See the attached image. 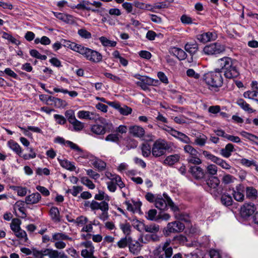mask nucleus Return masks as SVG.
I'll list each match as a JSON object with an SVG mask.
<instances>
[{
	"label": "nucleus",
	"instance_id": "nucleus-1",
	"mask_svg": "<svg viewBox=\"0 0 258 258\" xmlns=\"http://www.w3.org/2000/svg\"><path fill=\"white\" fill-rule=\"evenodd\" d=\"M218 63L220 67L218 70L221 73H223L226 79L234 80L240 76V72L235 59L229 57H224L218 60Z\"/></svg>",
	"mask_w": 258,
	"mask_h": 258
},
{
	"label": "nucleus",
	"instance_id": "nucleus-2",
	"mask_svg": "<svg viewBox=\"0 0 258 258\" xmlns=\"http://www.w3.org/2000/svg\"><path fill=\"white\" fill-rule=\"evenodd\" d=\"M217 69L215 71L208 72L204 76L203 79L209 86V88H218L223 84V79L221 72Z\"/></svg>",
	"mask_w": 258,
	"mask_h": 258
},
{
	"label": "nucleus",
	"instance_id": "nucleus-3",
	"mask_svg": "<svg viewBox=\"0 0 258 258\" xmlns=\"http://www.w3.org/2000/svg\"><path fill=\"white\" fill-rule=\"evenodd\" d=\"M163 197L160 195L156 196L155 202L156 208L161 211H164L168 209V206L174 212L179 211V208L176 206L171 198L166 193L163 194Z\"/></svg>",
	"mask_w": 258,
	"mask_h": 258
},
{
	"label": "nucleus",
	"instance_id": "nucleus-4",
	"mask_svg": "<svg viewBox=\"0 0 258 258\" xmlns=\"http://www.w3.org/2000/svg\"><path fill=\"white\" fill-rule=\"evenodd\" d=\"M172 150L171 143L168 144L164 140H156L152 148V154L155 157H159Z\"/></svg>",
	"mask_w": 258,
	"mask_h": 258
},
{
	"label": "nucleus",
	"instance_id": "nucleus-5",
	"mask_svg": "<svg viewBox=\"0 0 258 258\" xmlns=\"http://www.w3.org/2000/svg\"><path fill=\"white\" fill-rule=\"evenodd\" d=\"M82 48L80 54L83 55L87 60L94 63H98L102 61V55L98 51L85 46Z\"/></svg>",
	"mask_w": 258,
	"mask_h": 258
},
{
	"label": "nucleus",
	"instance_id": "nucleus-6",
	"mask_svg": "<svg viewBox=\"0 0 258 258\" xmlns=\"http://www.w3.org/2000/svg\"><path fill=\"white\" fill-rule=\"evenodd\" d=\"M184 151L189 155L187 159L188 163L195 165H199L202 163V160L200 158V154L192 146L189 145L184 146Z\"/></svg>",
	"mask_w": 258,
	"mask_h": 258
},
{
	"label": "nucleus",
	"instance_id": "nucleus-7",
	"mask_svg": "<svg viewBox=\"0 0 258 258\" xmlns=\"http://www.w3.org/2000/svg\"><path fill=\"white\" fill-rule=\"evenodd\" d=\"M208 186V191L215 196H217L222 192V189L219 187L220 180L217 177L211 176L206 180Z\"/></svg>",
	"mask_w": 258,
	"mask_h": 258
},
{
	"label": "nucleus",
	"instance_id": "nucleus-8",
	"mask_svg": "<svg viewBox=\"0 0 258 258\" xmlns=\"http://www.w3.org/2000/svg\"><path fill=\"white\" fill-rule=\"evenodd\" d=\"M225 51V46L219 42H215L206 45L203 51L207 55H217Z\"/></svg>",
	"mask_w": 258,
	"mask_h": 258
},
{
	"label": "nucleus",
	"instance_id": "nucleus-9",
	"mask_svg": "<svg viewBox=\"0 0 258 258\" xmlns=\"http://www.w3.org/2000/svg\"><path fill=\"white\" fill-rule=\"evenodd\" d=\"M185 228L184 224L179 221H175L168 223L164 228L163 233L168 236L171 233H179L182 232Z\"/></svg>",
	"mask_w": 258,
	"mask_h": 258
},
{
	"label": "nucleus",
	"instance_id": "nucleus-10",
	"mask_svg": "<svg viewBox=\"0 0 258 258\" xmlns=\"http://www.w3.org/2000/svg\"><path fill=\"white\" fill-rule=\"evenodd\" d=\"M256 210L254 204L252 203H245L241 206L240 214L242 218L247 219L252 216Z\"/></svg>",
	"mask_w": 258,
	"mask_h": 258
},
{
	"label": "nucleus",
	"instance_id": "nucleus-11",
	"mask_svg": "<svg viewBox=\"0 0 258 258\" xmlns=\"http://www.w3.org/2000/svg\"><path fill=\"white\" fill-rule=\"evenodd\" d=\"M153 253L158 258H170L173 254V249L171 247L166 249L165 246H159L154 250Z\"/></svg>",
	"mask_w": 258,
	"mask_h": 258
},
{
	"label": "nucleus",
	"instance_id": "nucleus-12",
	"mask_svg": "<svg viewBox=\"0 0 258 258\" xmlns=\"http://www.w3.org/2000/svg\"><path fill=\"white\" fill-rule=\"evenodd\" d=\"M166 126L169 128L168 133L170 134L173 137L176 138V139H178L181 142L184 143L189 144L190 143V140L189 138L185 134L179 131H177L168 125H166Z\"/></svg>",
	"mask_w": 258,
	"mask_h": 258
},
{
	"label": "nucleus",
	"instance_id": "nucleus-13",
	"mask_svg": "<svg viewBox=\"0 0 258 258\" xmlns=\"http://www.w3.org/2000/svg\"><path fill=\"white\" fill-rule=\"evenodd\" d=\"M217 38V35L214 32H207L200 34L197 36V39L202 42L206 43L208 41L214 40Z\"/></svg>",
	"mask_w": 258,
	"mask_h": 258
},
{
	"label": "nucleus",
	"instance_id": "nucleus-14",
	"mask_svg": "<svg viewBox=\"0 0 258 258\" xmlns=\"http://www.w3.org/2000/svg\"><path fill=\"white\" fill-rule=\"evenodd\" d=\"M90 208L92 211L100 210L102 212H106L108 211V204L105 201L99 203L95 200L92 201L90 205Z\"/></svg>",
	"mask_w": 258,
	"mask_h": 258
},
{
	"label": "nucleus",
	"instance_id": "nucleus-15",
	"mask_svg": "<svg viewBox=\"0 0 258 258\" xmlns=\"http://www.w3.org/2000/svg\"><path fill=\"white\" fill-rule=\"evenodd\" d=\"M54 142L60 144L65 145L66 144L69 146L71 149L76 151L79 153H83V150L80 148L77 144L70 141H66L63 138L57 137L55 139Z\"/></svg>",
	"mask_w": 258,
	"mask_h": 258
},
{
	"label": "nucleus",
	"instance_id": "nucleus-16",
	"mask_svg": "<svg viewBox=\"0 0 258 258\" xmlns=\"http://www.w3.org/2000/svg\"><path fill=\"white\" fill-rule=\"evenodd\" d=\"M244 186L242 184H238L236 186V189L233 188L232 195L234 199L237 202H243L244 199L243 194Z\"/></svg>",
	"mask_w": 258,
	"mask_h": 258
},
{
	"label": "nucleus",
	"instance_id": "nucleus-17",
	"mask_svg": "<svg viewBox=\"0 0 258 258\" xmlns=\"http://www.w3.org/2000/svg\"><path fill=\"white\" fill-rule=\"evenodd\" d=\"M188 172L190 173L193 177L197 180H200L204 178L205 175L204 170L200 167L197 166H190Z\"/></svg>",
	"mask_w": 258,
	"mask_h": 258
},
{
	"label": "nucleus",
	"instance_id": "nucleus-18",
	"mask_svg": "<svg viewBox=\"0 0 258 258\" xmlns=\"http://www.w3.org/2000/svg\"><path fill=\"white\" fill-rule=\"evenodd\" d=\"M61 42L63 46L70 48L75 51L79 53L80 54L81 53V51H82L83 49L82 48L84 47V46L66 39H62L61 40Z\"/></svg>",
	"mask_w": 258,
	"mask_h": 258
},
{
	"label": "nucleus",
	"instance_id": "nucleus-19",
	"mask_svg": "<svg viewBox=\"0 0 258 258\" xmlns=\"http://www.w3.org/2000/svg\"><path fill=\"white\" fill-rule=\"evenodd\" d=\"M154 80L147 76H143L142 78L141 81H138L136 82V84L138 86H139L141 89L144 91L149 90V86H152L153 85Z\"/></svg>",
	"mask_w": 258,
	"mask_h": 258
},
{
	"label": "nucleus",
	"instance_id": "nucleus-20",
	"mask_svg": "<svg viewBox=\"0 0 258 258\" xmlns=\"http://www.w3.org/2000/svg\"><path fill=\"white\" fill-rule=\"evenodd\" d=\"M78 117L81 119L94 120L99 118V115L95 113L85 110L79 111L78 113Z\"/></svg>",
	"mask_w": 258,
	"mask_h": 258
},
{
	"label": "nucleus",
	"instance_id": "nucleus-21",
	"mask_svg": "<svg viewBox=\"0 0 258 258\" xmlns=\"http://www.w3.org/2000/svg\"><path fill=\"white\" fill-rule=\"evenodd\" d=\"M169 52L171 54L175 56L179 60H184L187 57L186 52L181 48L173 47L170 48Z\"/></svg>",
	"mask_w": 258,
	"mask_h": 258
},
{
	"label": "nucleus",
	"instance_id": "nucleus-22",
	"mask_svg": "<svg viewBox=\"0 0 258 258\" xmlns=\"http://www.w3.org/2000/svg\"><path fill=\"white\" fill-rule=\"evenodd\" d=\"M129 132L134 137L142 138L145 134L144 129L138 125L131 126L129 128Z\"/></svg>",
	"mask_w": 258,
	"mask_h": 258
},
{
	"label": "nucleus",
	"instance_id": "nucleus-23",
	"mask_svg": "<svg viewBox=\"0 0 258 258\" xmlns=\"http://www.w3.org/2000/svg\"><path fill=\"white\" fill-rule=\"evenodd\" d=\"M41 199L40 194L38 192L33 193L26 197L25 203L28 205H32L38 203Z\"/></svg>",
	"mask_w": 258,
	"mask_h": 258
},
{
	"label": "nucleus",
	"instance_id": "nucleus-24",
	"mask_svg": "<svg viewBox=\"0 0 258 258\" xmlns=\"http://www.w3.org/2000/svg\"><path fill=\"white\" fill-rule=\"evenodd\" d=\"M108 123H105L104 125L99 124H94L92 126L91 131L96 135H104L106 132H109L106 129V126H108Z\"/></svg>",
	"mask_w": 258,
	"mask_h": 258
},
{
	"label": "nucleus",
	"instance_id": "nucleus-25",
	"mask_svg": "<svg viewBox=\"0 0 258 258\" xmlns=\"http://www.w3.org/2000/svg\"><path fill=\"white\" fill-rule=\"evenodd\" d=\"M51 220L55 222H59L61 221L60 213L58 208L52 207L49 212Z\"/></svg>",
	"mask_w": 258,
	"mask_h": 258
},
{
	"label": "nucleus",
	"instance_id": "nucleus-26",
	"mask_svg": "<svg viewBox=\"0 0 258 258\" xmlns=\"http://www.w3.org/2000/svg\"><path fill=\"white\" fill-rule=\"evenodd\" d=\"M184 49L192 56L197 53L198 50V44L195 41L188 42L185 45Z\"/></svg>",
	"mask_w": 258,
	"mask_h": 258
},
{
	"label": "nucleus",
	"instance_id": "nucleus-27",
	"mask_svg": "<svg viewBox=\"0 0 258 258\" xmlns=\"http://www.w3.org/2000/svg\"><path fill=\"white\" fill-rule=\"evenodd\" d=\"M237 104L239 105L243 110L247 112L248 113H252L255 111V110L253 109L250 107L249 104L242 98H239L236 101Z\"/></svg>",
	"mask_w": 258,
	"mask_h": 258
},
{
	"label": "nucleus",
	"instance_id": "nucleus-28",
	"mask_svg": "<svg viewBox=\"0 0 258 258\" xmlns=\"http://www.w3.org/2000/svg\"><path fill=\"white\" fill-rule=\"evenodd\" d=\"M180 156L179 154H174L167 156L164 161V164L170 166L179 161Z\"/></svg>",
	"mask_w": 258,
	"mask_h": 258
},
{
	"label": "nucleus",
	"instance_id": "nucleus-29",
	"mask_svg": "<svg viewBox=\"0 0 258 258\" xmlns=\"http://www.w3.org/2000/svg\"><path fill=\"white\" fill-rule=\"evenodd\" d=\"M57 160L60 166L70 171H74L76 169L75 166L70 161L67 159H61L59 158Z\"/></svg>",
	"mask_w": 258,
	"mask_h": 258
},
{
	"label": "nucleus",
	"instance_id": "nucleus-30",
	"mask_svg": "<svg viewBox=\"0 0 258 258\" xmlns=\"http://www.w3.org/2000/svg\"><path fill=\"white\" fill-rule=\"evenodd\" d=\"M246 197L251 200H256L257 198V190L252 186H247L245 189Z\"/></svg>",
	"mask_w": 258,
	"mask_h": 258
},
{
	"label": "nucleus",
	"instance_id": "nucleus-31",
	"mask_svg": "<svg viewBox=\"0 0 258 258\" xmlns=\"http://www.w3.org/2000/svg\"><path fill=\"white\" fill-rule=\"evenodd\" d=\"M234 151V146L231 143L227 144L224 148L220 150V154L224 157L228 158L231 155V152Z\"/></svg>",
	"mask_w": 258,
	"mask_h": 258
},
{
	"label": "nucleus",
	"instance_id": "nucleus-32",
	"mask_svg": "<svg viewBox=\"0 0 258 258\" xmlns=\"http://www.w3.org/2000/svg\"><path fill=\"white\" fill-rule=\"evenodd\" d=\"M9 147L19 156H21L22 149L20 145L13 140L8 141Z\"/></svg>",
	"mask_w": 258,
	"mask_h": 258
},
{
	"label": "nucleus",
	"instance_id": "nucleus-33",
	"mask_svg": "<svg viewBox=\"0 0 258 258\" xmlns=\"http://www.w3.org/2000/svg\"><path fill=\"white\" fill-rule=\"evenodd\" d=\"M207 139L208 138L206 135L200 134L199 136L196 137L194 144L200 147H203L205 145Z\"/></svg>",
	"mask_w": 258,
	"mask_h": 258
},
{
	"label": "nucleus",
	"instance_id": "nucleus-34",
	"mask_svg": "<svg viewBox=\"0 0 258 258\" xmlns=\"http://www.w3.org/2000/svg\"><path fill=\"white\" fill-rule=\"evenodd\" d=\"M221 202L223 205L228 207L231 206L233 203V200L229 195L227 194H224L221 196Z\"/></svg>",
	"mask_w": 258,
	"mask_h": 258
},
{
	"label": "nucleus",
	"instance_id": "nucleus-35",
	"mask_svg": "<svg viewBox=\"0 0 258 258\" xmlns=\"http://www.w3.org/2000/svg\"><path fill=\"white\" fill-rule=\"evenodd\" d=\"M142 245L138 241H136L135 243L129 244L130 251L134 254H138L141 250Z\"/></svg>",
	"mask_w": 258,
	"mask_h": 258
},
{
	"label": "nucleus",
	"instance_id": "nucleus-36",
	"mask_svg": "<svg viewBox=\"0 0 258 258\" xmlns=\"http://www.w3.org/2000/svg\"><path fill=\"white\" fill-rule=\"evenodd\" d=\"M99 40H100L102 45L105 47H114L117 44L116 41L110 40L105 36H101L99 37Z\"/></svg>",
	"mask_w": 258,
	"mask_h": 258
},
{
	"label": "nucleus",
	"instance_id": "nucleus-37",
	"mask_svg": "<svg viewBox=\"0 0 258 258\" xmlns=\"http://www.w3.org/2000/svg\"><path fill=\"white\" fill-rule=\"evenodd\" d=\"M60 240H72V238L63 233H55L53 234L51 241L53 242Z\"/></svg>",
	"mask_w": 258,
	"mask_h": 258
},
{
	"label": "nucleus",
	"instance_id": "nucleus-38",
	"mask_svg": "<svg viewBox=\"0 0 258 258\" xmlns=\"http://www.w3.org/2000/svg\"><path fill=\"white\" fill-rule=\"evenodd\" d=\"M144 228L146 232L151 233H156L160 229L159 226L155 224L149 225L144 224Z\"/></svg>",
	"mask_w": 258,
	"mask_h": 258
},
{
	"label": "nucleus",
	"instance_id": "nucleus-39",
	"mask_svg": "<svg viewBox=\"0 0 258 258\" xmlns=\"http://www.w3.org/2000/svg\"><path fill=\"white\" fill-rule=\"evenodd\" d=\"M2 34V37L3 38L8 40L11 43L15 44L17 45H19L20 44L21 42L19 40H18L16 38H15L11 34L6 32H3Z\"/></svg>",
	"mask_w": 258,
	"mask_h": 258
},
{
	"label": "nucleus",
	"instance_id": "nucleus-40",
	"mask_svg": "<svg viewBox=\"0 0 258 258\" xmlns=\"http://www.w3.org/2000/svg\"><path fill=\"white\" fill-rule=\"evenodd\" d=\"M142 155L145 157H148L151 153V148L150 145L147 143H144L141 147Z\"/></svg>",
	"mask_w": 258,
	"mask_h": 258
},
{
	"label": "nucleus",
	"instance_id": "nucleus-41",
	"mask_svg": "<svg viewBox=\"0 0 258 258\" xmlns=\"http://www.w3.org/2000/svg\"><path fill=\"white\" fill-rule=\"evenodd\" d=\"M21 221L18 218H14L12 220L11 223V229L13 232H17L20 229V225Z\"/></svg>",
	"mask_w": 258,
	"mask_h": 258
},
{
	"label": "nucleus",
	"instance_id": "nucleus-42",
	"mask_svg": "<svg viewBox=\"0 0 258 258\" xmlns=\"http://www.w3.org/2000/svg\"><path fill=\"white\" fill-rule=\"evenodd\" d=\"M144 239L145 241L144 243H146L150 241L157 242L159 240V236L156 233L148 234L145 235ZM143 242V241H142Z\"/></svg>",
	"mask_w": 258,
	"mask_h": 258
},
{
	"label": "nucleus",
	"instance_id": "nucleus-43",
	"mask_svg": "<svg viewBox=\"0 0 258 258\" xmlns=\"http://www.w3.org/2000/svg\"><path fill=\"white\" fill-rule=\"evenodd\" d=\"M91 5V3L88 1H82L79 4H78L75 8L78 10H85L90 11L91 8L89 7V5Z\"/></svg>",
	"mask_w": 258,
	"mask_h": 258
},
{
	"label": "nucleus",
	"instance_id": "nucleus-44",
	"mask_svg": "<svg viewBox=\"0 0 258 258\" xmlns=\"http://www.w3.org/2000/svg\"><path fill=\"white\" fill-rule=\"evenodd\" d=\"M134 6L142 10H147L149 11H152L153 8L152 6L150 5L146 4L145 3L140 2L138 1L134 2Z\"/></svg>",
	"mask_w": 258,
	"mask_h": 258
},
{
	"label": "nucleus",
	"instance_id": "nucleus-45",
	"mask_svg": "<svg viewBox=\"0 0 258 258\" xmlns=\"http://www.w3.org/2000/svg\"><path fill=\"white\" fill-rule=\"evenodd\" d=\"M53 90L55 92H62L64 94L68 93V94H69V95L70 96H71L72 97H75L77 96V95H78V93H77V92H76L75 91H69L67 89H59V88H54L53 89Z\"/></svg>",
	"mask_w": 258,
	"mask_h": 258
},
{
	"label": "nucleus",
	"instance_id": "nucleus-46",
	"mask_svg": "<svg viewBox=\"0 0 258 258\" xmlns=\"http://www.w3.org/2000/svg\"><path fill=\"white\" fill-rule=\"evenodd\" d=\"M81 181L82 184L85 185L90 189H93L95 187V185L93 182L87 177H82Z\"/></svg>",
	"mask_w": 258,
	"mask_h": 258
},
{
	"label": "nucleus",
	"instance_id": "nucleus-47",
	"mask_svg": "<svg viewBox=\"0 0 258 258\" xmlns=\"http://www.w3.org/2000/svg\"><path fill=\"white\" fill-rule=\"evenodd\" d=\"M120 228L123 233L127 236L130 234L131 232V226L129 223L126 222L125 224H120Z\"/></svg>",
	"mask_w": 258,
	"mask_h": 258
},
{
	"label": "nucleus",
	"instance_id": "nucleus-48",
	"mask_svg": "<svg viewBox=\"0 0 258 258\" xmlns=\"http://www.w3.org/2000/svg\"><path fill=\"white\" fill-rule=\"evenodd\" d=\"M78 34L85 39H90L92 37L91 33L84 28L79 29L78 31Z\"/></svg>",
	"mask_w": 258,
	"mask_h": 258
},
{
	"label": "nucleus",
	"instance_id": "nucleus-49",
	"mask_svg": "<svg viewBox=\"0 0 258 258\" xmlns=\"http://www.w3.org/2000/svg\"><path fill=\"white\" fill-rule=\"evenodd\" d=\"M65 116L68 118L69 122L71 124L77 119L75 117L74 112L72 110H67L65 112Z\"/></svg>",
	"mask_w": 258,
	"mask_h": 258
},
{
	"label": "nucleus",
	"instance_id": "nucleus-50",
	"mask_svg": "<svg viewBox=\"0 0 258 258\" xmlns=\"http://www.w3.org/2000/svg\"><path fill=\"white\" fill-rule=\"evenodd\" d=\"M14 233L16 237H17L18 238L21 239L24 238V242H27V241L28 240V239L27 237L26 232L24 230H22L21 228L20 230H18L17 232H14Z\"/></svg>",
	"mask_w": 258,
	"mask_h": 258
},
{
	"label": "nucleus",
	"instance_id": "nucleus-51",
	"mask_svg": "<svg viewBox=\"0 0 258 258\" xmlns=\"http://www.w3.org/2000/svg\"><path fill=\"white\" fill-rule=\"evenodd\" d=\"M12 188L17 191L18 195L19 196L23 197L27 194V188L26 187L14 186Z\"/></svg>",
	"mask_w": 258,
	"mask_h": 258
},
{
	"label": "nucleus",
	"instance_id": "nucleus-52",
	"mask_svg": "<svg viewBox=\"0 0 258 258\" xmlns=\"http://www.w3.org/2000/svg\"><path fill=\"white\" fill-rule=\"evenodd\" d=\"M240 163L246 167H250L251 166H255L256 162L254 160H249L246 158H242L240 160Z\"/></svg>",
	"mask_w": 258,
	"mask_h": 258
},
{
	"label": "nucleus",
	"instance_id": "nucleus-53",
	"mask_svg": "<svg viewBox=\"0 0 258 258\" xmlns=\"http://www.w3.org/2000/svg\"><path fill=\"white\" fill-rule=\"evenodd\" d=\"M53 104L57 108L64 107L67 105V103L66 101L58 98H55Z\"/></svg>",
	"mask_w": 258,
	"mask_h": 258
},
{
	"label": "nucleus",
	"instance_id": "nucleus-54",
	"mask_svg": "<svg viewBox=\"0 0 258 258\" xmlns=\"http://www.w3.org/2000/svg\"><path fill=\"white\" fill-rule=\"evenodd\" d=\"M93 165L95 167L97 168L99 170L102 171L105 169L106 163L102 160L95 161L93 163Z\"/></svg>",
	"mask_w": 258,
	"mask_h": 258
},
{
	"label": "nucleus",
	"instance_id": "nucleus-55",
	"mask_svg": "<svg viewBox=\"0 0 258 258\" xmlns=\"http://www.w3.org/2000/svg\"><path fill=\"white\" fill-rule=\"evenodd\" d=\"M118 111L123 115H127L132 113V109L126 105H123V107H120Z\"/></svg>",
	"mask_w": 258,
	"mask_h": 258
},
{
	"label": "nucleus",
	"instance_id": "nucleus-56",
	"mask_svg": "<svg viewBox=\"0 0 258 258\" xmlns=\"http://www.w3.org/2000/svg\"><path fill=\"white\" fill-rule=\"evenodd\" d=\"M241 135L243 136L244 138H246L247 139H248L249 140L253 142L254 143L257 137V136L253 134L246 132L245 131H243L241 132Z\"/></svg>",
	"mask_w": 258,
	"mask_h": 258
},
{
	"label": "nucleus",
	"instance_id": "nucleus-57",
	"mask_svg": "<svg viewBox=\"0 0 258 258\" xmlns=\"http://www.w3.org/2000/svg\"><path fill=\"white\" fill-rule=\"evenodd\" d=\"M72 124L73 125L74 130L76 131H81L84 127V123L78 120L77 119L72 122Z\"/></svg>",
	"mask_w": 258,
	"mask_h": 258
},
{
	"label": "nucleus",
	"instance_id": "nucleus-58",
	"mask_svg": "<svg viewBox=\"0 0 258 258\" xmlns=\"http://www.w3.org/2000/svg\"><path fill=\"white\" fill-rule=\"evenodd\" d=\"M105 140L106 141L117 143L119 141L118 135L110 134L106 137Z\"/></svg>",
	"mask_w": 258,
	"mask_h": 258
},
{
	"label": "nucleus",
	"instance_id": "nucleus-59",
	"mask_svg": "<svg viewBox=\"0 0 258 258\" xmlns=\"http://www.w3.org/2000/svg\"><path fill=\"white\" fill-rule=\"evenodd\" d=\"M207 169L208 173L211 175V176L217 174V167L215 165L211 164L208 165L207 167Z\"/></svg>",
	"mask_w": 258,
	"mask_h": 258
},
{
	"label": "nucleus",
	"instance_id": "nucleus-60",
	"mask_svg": "<svg viewBox=\"0 0 258 258\" xmlns=\"http://www.w3.org/2000/svg\"><path fill=\"white\" fill-rule=\"evenodd\" d=\"M113 182H115V184H117L120 188H122L125 186V184L122 182L121 177L118 175H115L113 178Z\"/></svg>",
	"mask_w": 258,
	"mask_h": 258
},
{
	"label": "nucleus",
	"instance_id": "nucleus-61",
	"mask_svg": "<svg viewBox=\"0 0 258 258\" xmlns=\"http://www.w3.org/2000/svg\"><path fill=\"white\" fill-rule=\"evenodd\" d=\"M180 21L182 23L186 25H189L192 23L191 18L186 15H183L181 16L180 17Z\"/></svg>",
	"mask_w": 258,
	"mask_h": 258
},
{
	"label": "nucleus",
	"instance_id": "nucleus-62",
	"mask_svg": "<svg viewBox=\"0 0 258 258\" xmlns=\"http://www.w3.org/2000/svg\"><path fill=\"white\" fill-rule=\"evenodd\" d=\"M37 190L41 193V194L45 197L48 196L50 195V192L47 188L44 186L37 185L36 187Z\"/></svg>",
	"mask_w": 258,
	"mask_h": 258
},
{
	"label": "nucleus",
	"instance_id": "nucleus-63",
	"mask_svg": "<svg viewBox=\"0 0 258 258\" xmlns=\"http://www.w3.org/2000/svg\"><path fill=\"white\" fill-rule=\"evenodd\" d=\"M76 220L75 223H77L78 225H83L87 223L88 221V219L87 217L83 216L78 217Z\"/></svg>",
	"mask_w": 258,
	"mask_h": 258
},
{
	"label": "nucleus",
	"instance_id": "nucleus-64",
	"mask_svg": "<svg viewBox=\"0 0 258 258\" xmlns=\"http://www.w3.org/2000/svg\"><path fill=\"white\" fill-rule=\"evenodd\" d=\"M157 76L161 82L166 84H168V79L163 72H159L157 74Z\"/></svg>",
	"mask_w": 258,
	"mask_h": 258
}]
</instances>
